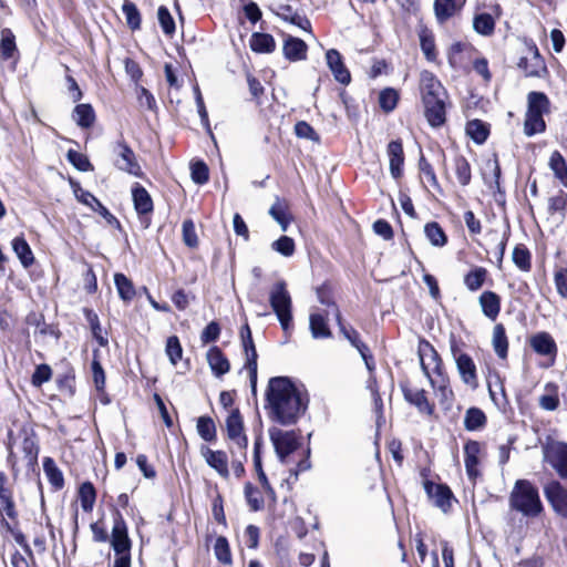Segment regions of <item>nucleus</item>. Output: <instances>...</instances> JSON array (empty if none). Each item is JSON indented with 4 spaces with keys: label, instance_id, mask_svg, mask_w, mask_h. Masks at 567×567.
Returning a JSON list of instances; mask_svg holds the SVG:
<instances>
[{
    "label": "nucleus",
    "instance_id": "nucleus-1",
    "mask_svg": "<svg viewBox=\"0 0 567 567\" xmlns=\"http://www.w3.org/2000/svg\"><path fill=\"white\" fill-rule=\"evenodd\" d=\"M309 394L289 377H272L265 391L264 408L270 421L282 426L295 425L309 405Z\"/></svg>",
    "mask_w": 567,
    "mask_h": 567
},
{
    "label": "nucleus",
    "instance_id": "nucleus-2",
    "mask_svg": "<svg viewBox=\"0 0 567 567\" xmlns=\"http://www.w3.org/2000/svg\"><path fill=\"white\" fill-rule=\"evenodd\" d=\"M236 395V390L221 391L219 403L225 410H229L225 419L223 433L228 445L234 475L240 480L246 475L245 463L247 462L248 436L245 432L244 416L239 408H234Z\"/></svg>",
    "mask_w": 567,
    "mask_h": 567
},
{
    "label": "nucleus",
    "instance_id": "nucleus-3",
    "mask_svg": "<svg viewBox=\"0 0 567 567\" xmlns=\"http://www.w3.org/2000/svg\"><path fill=\"white\" fill-rule=\"evenodd\" d=\"M13 425L18 426V433L12 429L7 432L4 440V446L7 449L6 463L10 471L13 481H17L20 476L19 457L14 450L18 444V440L21 439V451L25 461V468L28 473L39 474V454L40 444L39 437L34 430V426L29 422L19 423L13 422Z\"/></svg>",
    "mask_w": 567,
    "mask_h": 567
},
{
    "label": "nucleus",
    "instance_id": "nucleus-4",
    "mask_svg": "<svg viewBox=\"0 0 567 567\" xmlns=\"http://www.w3.org/2000/svg\"><path fill=\"white\" fill-rule=\"evenodd\" d=\"M420 94L424 117L434 128L442 127L447 122V107L451 105L450 95L442 82L431 71H423L420 76Z\"/></svg>",
    "mask_w": 567,
    "mask_h": 567
},
{
    "label": "nucleus",
    "instance_id": "nucleus-5",
    "mask_svg": "<svg viewBox=\"0 0 567 567\" xmlns=\"http://www.w3.org/2000/svg\"><path fill=\"white\" fill-rule=\"evenodd\" d=\"M420 365L424 375L429 379L431 388L436 392L441 403L451 402L454 399L450 385V377L444 362L434 346L421 338L417 344Z\"/></svg>",
    "mask_w": 567,
    "mask_h": 567
},
{
    "label": "nucleus",
    "instance_id": "nucleus-6",
    "mask_svg": "<svg viewBox=\"0 0 567 567\" xmlns=\"http://www.w3.org/2000/svg\"><path fill=\"white\" fill-rule=\"evenodd\" d=\"M508 501L512 511L520 513L526 517H538L544 512L538 488L529 480H517Z\"/></svg>",
    "mask_w": 567,
    "mask_h": 567
},
{
    "label": "nucleus",
    "instance_id": "nucleus-7",
    "mask_svg": "<svg viewBox=\"0 0 567 567\" xmlns=\"http://www.w3.org/2000/svg\"><path fill=\"white\" fill-rule=\"evenodd\" d=\"M269 303L276 313L285 334H290L293 328L292 300L285 280L275 282L269 293Z\"/></svg>",
    "mask_w": 567,
    "mask_h": 567
},
{
    "label": "nucleus",
    "instance_id": "nucleus-8",
    "mask_svg": "<svg viewBox=\"0 0 567 567\" xmlns=\"http://www.w3.org/2000/svg\"><path fill=\"white\" fill-rule=\"evenodd\" d=\"M113 526L110 535V544L114 550V561L122 560L132 563V539L128 535V527L123 514L114 513Z\"/></svg>",
    "mask_w": 567,
    "mask_h": 567
},
{
    "label": "nucleus",
    "instance_id": "nucleus-9",
    "mask_svg": "<svg viewBox=\"0 0 567 567\" xmlns=\"http://www.w3.org/2000/svg\"><path fill=\"white\" fill-rule=\"evenodd\" d=\"M69 184L78 202L90 207L93 212L102 216L110 226L120 231H123V226L118 218L114 216L96 196H94L91 192L83 189L81 184L72 177H69Z\"/></svg>",
    "mask_w": 567,
    "mask_h": 567
},
{
    "label": "nucleus",
    "instance_id": "nucleus-10",
    "mask_svg": "<svg viewBox=\"0 0 567 567\" xmlns=\"http://www.w3.org/2000/svg\"><path fill=\"white\" fill-rule=\"evenodd\" d=\"M239 336L243 351L246 358L243 369L248 371L251 391L256 393L258 378V353L255 341L252 339L251 329L247 322L241 326Z\"/></svg>",
    "mask_w": 567,
    "mask_h": 567
},
{
    "label": "nucleus",
    "instance_id": "nucleus-11",
    "mask_svg": "<svg viewBox=\"0 0 567 567\" xmlns=\"http://www.w3.org/2000/svg\"><path fill=\"white\" fill-rule=\"evenodd\" d=\"M429 468H423L421 471V475L424 478V491L436 507L442 509L444 513H447L452 508L453 501H456V498L447 484L434 483L429 480Z\"/></svg>",
    "mask_w": 567,
    "mask_h": 567
},
{
    "label": "nucleus",
    "instance_id": "nucleus-12",
    "mask_svg": "<svg viewBox=\"0 0 567 567\" xmlns=\"http://www.w3.org/2000/svg\"><path fill=\"white\" fill-rule=\"evenodd\" d=\"M131 193L140 225L143 229H148L154 214L153 198L148 190L140 183L133 184Z\"/></svg>",
    "mask_w": 567,
    "mask_h": 567
},
{
    "label": "nucleus",
    "instance_id": "nucleus-13",
    "mask_svg": "<svg viewBox=\"0 0 567 567\" xmlns=\"http://www.w3.org/2000/svg\"><path fill=\"white\" fill-rule=\"evenodd\" d=\"M400 390L406 403L414 406L421 414L433 416L435 414V403L429 399L424 389H417L409 380L400 381Z\"/></svg>",
    "mask_w": 567,
    "mask_h": 567
},
{
    "label": "nucleus",
    "instance_id": "nucleus-14",
    "mask_svg": "<svg viewBox=\"0 0 567 567\" xmlns=\"http://www.w3.org/2000/svg\"><path fill=\"white\" fill-rule=\"evenodd\" d=\"M269 437L281 462L300 446V437L296 431H284L274 426L269 429Z\"/></svg>",
    "mask_w": 567,
    "mask_h": 567
},
{
    "label": "nucleus",
    "instance_id": "nucleus-15",
    "mask_svg": "<svg viewBox=\"0 0 567 567\" xmlns=\"http://www.w3.org/2000/svg\"><path fill=\"white\" fill-rule=\"evenodd\" d=\"M484 446L485 443L471 439L463 445L466 475L474 484L482 476L480 466L482 464V457L484 456Z\"/></svg>",
    "mask_w": 567,
    "mask_h": 567
},
{
    "label": "nucleus",
    "instance_id": "nucleus-16",
    "mask_svg": "<svg viewBox=\"0 0 567 567\" xmlns=\"http://www.w3.org/2000/svg\"><path fill=\"white\" fill-rule=\"evenodd\" d=\"M114 152L116 153L117 157L123 161V164H121L118 161L115 162V165L121 171L136 177H142L144 175L134 151L128 145L123 134H121V137L115 142Z\"/></svg>",
    "mask_w": 567,
    "mask_h": 567
},
{
    "label": "nucleus",
    "instance_id": "nucleus-17",
    "mask_svg": "<svg viewBox=\"0 0 567 567\" xmlns=\"http://www.w3.org/2000/svg\"><path fill=\"white\" fill-rule=\"evenodd\" d=\"M527 50L530 56H520L517 62V68L522 70L527 78H542L547 73L544 58L534 41L527 44Z\"/></svg>",
    "mask_w": 567,
    "mask_h": 567
},
{
    "label": "nucleus",
    "instance_id": "nucleus-18",
    "mask_svg": "<svg viewBox=\"0 0 567 567\" xmlns=\"http://www.w3.org/2000/svg\"><path fill=\"white\" fill-rule=\"evenodd\" d=\"M389 169L393 179L400 182L404 175L405 153L401 137L392 140L386 145Z\"/></svg>",
    "mask_w": 567,
    "mask_h": 567
},
{
    "label": "nucleus",
    "instance_id": "nucleus-19",
    "mask_svg": "<svg viewBox=\"0 0 567 567\" xmlns=\"http://www.w3.org/2000/svg\"><path fill=\"white\" fill-rule=\"evenodd\" d=\"M200 455L209 467H212L223 480H229V455L224 450H212L207 445L200 446Z\"/></svg>",
    "mask_w": 567,
    "mask_h": 567
},
{
    "label": "nucleus",
    "instance_id": "nucleus-20",
    "mask_svg": "<svg viewBox=\"0 0 567 567\" xmlns=\"http://www.w3.org/2000/svg\"><path fill=\"white\" fill-rule=\"evenodd\" d=\"M544 494L554 512L567 519V488L560 482L551 481L545 486Z\"/></svg>",
    "mask_w": 567,
    "mask_h": 567
},
{
    "label": "nucleus",
    "instance_id": "nucleus-21",
    "mask_svg": "<svg viewBox=\"0 0 567 567\" xmlns=\"http://www.w3.org/2000/svg\"><path fill=\"white\" fill-rule=\"evenodd\" d=\"M529 347L533 351L543 357L550 358V365L554 364L558 348L553 336L547 331H540L533 334L528 340Z\"/></svg>",
    "mask_w": 567,
    "mask_h": 567
},
{
    "label": "nucleus",
    "instance_id": "nucleus-22",
    "mask_svg": "<svg viewBox=\"0 0 567 567\" xmlns=\"http://www.w3.org/2000/svg\"><path fill=\"white\" fill-rule=\"evenodd\" d=\"M24 322L27 326L34 327L37 329L34 333H38L41 337L50 336L55 340H60L62 337L59 323H47L44 313L41 311L32 310L28 312L24 318Z\"/></svg>",
    "mask_w": 567,
    "mask_h": 567
},
{
    "label": "nucleus",
    "instance_id": "nucleus-23",
    "mask_svg": "<svg viewBox=\"0 0 567 567\" xmlns=\"http://www.w3.org/2000/svg\"><path fill=\"white\" fill-rule=\"evenodd\" d=\"M546 460L558 476L567 480V443L557 442L546 450Z\"/></svg>",
    "mask_w": 567,
    "mask_h": 567
},
{
    "label": "nucleus",
    "instance_id": "nucleus-24",
    "mask_svg": "<svg viewBox=\"0 0 567 567\" xmlns=\"http://www.w3.org/2000/svg\"><path fill=\"white\" fill-rule=\"evenodd\" d=\"M11 523L19 524V512L13 491L0 495V526L4 529H11Z\"/></svg>",
    "mask_w": 567,
    "mask_h": 567
},
{
    "label": "nucleus",
    "instance_id": "nucleus-25",
    "mask_svg": "<svg viewBox=\"0 0 567 567\" xmlns=\"http://www.w3.org/2000/svg\"><path fill=\"white\" fill-rule=\"evenodd\" d=\"M326 60L336 81L348 85L351 82V73L346 66L341 53L336 49H330L326 52Z\"/></svg>",
    "mask_w": 567,
    "mask_h": 567
},
{
    "label": "nucleus",
    "instance_id": "nucleus-26",
    "mask_svg": "<svg viewBox=\"0 0 567 567\" xmlns=\"http://www.w3.org/2000/svg\"><path fill=\"white\" fill-rule=\"evenodd\" d=\"M455 364L461 380L472 389H476L478 386V373L473 358L467 353L458 355Z\"/></svg>",
    "mask_w": 567,
    "mask_h": 567
},
{
    "label": "nucleus",
    "instance_id": "nucleus-27",
    "mask_svg": "<svg viewBox=\"0 0 567 567\" xmlns=\"http://www.w3.org/2000/svg\"><path fill=\"white\" fill-rule=\"evenodd\" d=\"M207 363L216 378H221L230 371V362L218 346H212L206 353Z\"/></svg>",
    "mask_w": 567,
    "mask_h": 567
},
{
    "label": "nucleus",
    "instance_id": "nucleus-28",
    "mask_svg": "<svg viewBox=\"0 0 567 567\" xmlns=\"http://www.w3.org/2000/svg\"><path fill=\"white\" fill-rule=\"evenodd\" d=\"M478 303L483 315L495 321L501 313L502 298L493 290H485L478 297Z\"/></svg>",
    "mask_w": 567,
    "mask_h": 567
},
{
    "label": "nucleus",
    "instance_id": "nucleus-29",
    "mask_svg": "<svg viewBox=\"0 0 567 567\" xmlns=\"http://www.w3.org/2000/svg\"><path fill=\"white\" fill-rule=\"evenodd\" d=\"M282 52L291 62L302 61L307 59L308 45L302 39L288 35L284 41Z\"/></svg>",
    "mask_w": 567,
    "mask_h": 567
},
{
    "label": "nucleus",
    "instance_id": "nucleus-30",
    "mask_svg": "<svg viewBox=\"0 0 567 567\" xmlns=\"http://www.w3.org/2000/svg\"><path fill=\"white\" fill-rule=\"evenodd\" d=\"M420 48L424 54V58L430 63L439 64V51L435 44V37L432 30L426 27L419 31Z\"/></svg>",
    "mask_w": 567,
    "mask_h": 567
},
{
    "label": "nucleus",
    "instance_id": "nucleus-31",
    "mask_svg": "<svg viewBox=\"0 0 567 567\" xmlns=\"http://www.w3.org/2000/svg\"><path fill=\"white\" fill-rule=\"evenodd\" d=\"M465 133L475 144L482 145L491 134V125L480 118L470 120L465 125Z\"/></svg>",
    "mask_w": 567,
    "mask_h": 567
},
{
    "label": "nucleus",
    "instance_id": "nucleus-32",
    "mask_svg": "<svg viewBox=\"0 0 567 567\" xmlns=\"http://www.w3.org/2000/svg\"><path fill=\"white\" fill-rule=\"evenodd\" d=\"M249 47L258 54H270L276 50V40L270 33L254 32L249 39Z\"/></svg>",
    "mask_w": 567,
    "mask_h": 567
},
{
    "label": "nucleus",
    "instance_id": "nucleus-33",
    "mask_svg": "<svg viewBox=\"0 0 567 567\" xmlns=\"http://www.w3.org/2000/svg\"><path fill=\"white\" fill-rule=\"evenodd\" d=\"M11 246L24 268L33 266L35 257L23 234L16 236L11 241Z\"/></svg>",
    "mask_w": 567,
    "mask_h": 567
},
{
    "label": "nucleus",
    "instance_id": "nucleus-34",
    "mask_svg": "<svg viewBox=\"0 0 567 567\" xmlns=\"http://www.w3.org/2000/svg\"><path fill=\"white\" fill-rule=\"evenodd\" d=\"M42 465L52 489L55 492L63 489L65 486L64 475L55 464V461L50 456H45L43 457Z\"/></svg>",
    "mask_w": 567,
    "mask_h": 567
},
{
    "label": "nucleus",
    "instance_id": "nucleus-35",
    "mask_svg": "<svg viewBox=\"0 0 567 567\" xmlns=\"http://www.w3.org/2000/svg\"><path fill=\"white\" fill-rule=\"evenodd\" d=\"M453 172L456 183L466 187L472 182V165L463 154H457L453 157Z\"/></svg>",
    "mask_w": 567,
    "mask_h": 567
},
{
    "label": "nucleus",
    "instance_id": "nucleus-36",
    "mask_svg": "<svg viewBox=\"0 0 567 567\" xmlns=\"http://www.w3.org/2000/svg\"><path fill=\"white\" fill-rule=\"evenodd\" d=\"M269 215L280 225L284 231L288 229L289 225L293 220L288 202L285 198H277L269 209Z\"/></svg>",
    "mask_w": 567,
    "mask_h": 567
},
{
    "label": "nucleus",
    "instance_id": "nucleus-37",
    "mask_svg": "<svg viewBox=\"0 0 567 567\" xmlns=\"http://www.w3.org/2000/svg\"><path fill=\"white\" fill-rule=\"evenodd\" d=\"M0 61H8L19 54L16 42V35L9 28H3L0 32Z\"/></svg>",
    "mask_w": 567,
    "mask_h": 567
},
{
    "label": "nucleus",
    "instance_id": "nucleus-38",
    "mask_svg": "<svg viewBox=\"0 0 567 567\" xmlns=\"http://www.w3.org/2000/svg\"><path fill=\"white\" fill-rule=\"evenodd\" d=\"M72 117L76 125L81 128H90L94 125L96 114L93 106L90 103H81L75 105Z\"/></svg>",
    "mask_w": 567,
    "mask_h": 567
},
{
    "label": "nucleus",
    "instance_id": "nucleus-39",
    "mask_svg": "<svg viewBox=\"0 0 567 567\" xmlns=\"http://www.w3.org/2000/svg\"><path fill=\"white\" fill-rule=\"evenodd\" d=\"M244 496L250 512H260L265 508L264 491L255 486L251 482L245 483Z\"/></svg>",
    "mask_w": 567,
    "mask_h": 567
},
{
    "label": "nucleus",
    "instance_id": "nucleus-40",
    "mask_svg": "<svg viewBox=\"0 0 567 567\" xmlns=\"http://www.w3.org/2000/svg\"><path fill=\"white\" fill-rule=\"evenodd\" d=\"M196 430L199 437L207 443L217 442V425L209 415L198 416L196 420Z\"/></svg>",
    "mask_w": 567,
    "mask_h": 567
},
{
    "label": "nucleus",
    "instance_id": "nucleus-41",
    "mask_svg": "<svg viewBox=\"0 0 567 567\" xmlns=\"http://www.w3.org/2000/svg\"><path fill=\"white\" fill-rule=\"evenodd\" d=\"M492 344L495 353L499 359H507L508 355V338L503 323H496L493 328Z\"/></svg>",
    "mask_w": 567,
    "mask_h": 567
},
{
    "label": "nucleus",
    "instance_id": "nucleus-42",
    "mask_svg": "<svg viewBox=\"0 0 567 567\" xmlns=\"http://www.w3.org/2000/svg\"><path fill=\"white\" fill-rule=\"evenodd\" d=\"M488 275L486 268L475 266L464 275L463 282L470 291H477L485 285Z\"/></svg>",
    "mask_w": 567,
    "mask_h": 567
},
{
    "label": "nucleus",
    "instance_id": "nucleus-43",
    "mask_svg": "<svg viewBox=\"0 0 567 567\" xmlns=\"http://www.w3.org/2000/svg\"><path fill=\"white\" fill-rule=\"evenodd\" d=\"M545 393L538 399L539 406L545 411H555L559 406V386L555 382L545 384Z\"/></svg>",
    "mask_w": 567,
    "mask_h": 567
},
{
    "label": "nucleus",
    "instance_id": "nucleus-44",
    "mask_svg": "<svg viewBox=\"0 0 567 567\" xmlns=\"http://www.w3.org/2000/svg\"><path fill=\"white\" fill-rule=\"evenodd\" d=\"M82 312L90 326L93 339L99 343V346L106 347L109 344V340L103 334L99 315L92 308L87 307H84Z\"/></svg>",
    "mask_w": 567,
    "mask_h": 567
},
{
    "label": "nucleus",
    "instance_id": "nucleus-45",
    "mask_svg": "<svg viewBox=\"0 0 567 567\" xmlns=\"http://www.w3.org/2000/svg\"><path fill=\"white\" fill-rule=\"evenodd\" d=\"M96 488L92 482L85 481L80 484L78 488V498L81 504V508L85 513H91L96 502Z\"/></svg>",
    "mask_w": 567,
    "mask_h": 567
},
{
    "label": "nucleus",
    "instance_id": "nucleus-46",
    "mask_svg": "<svg viewBox=\"0 0 567 567\" xmlns=\"http://www.w3.org/2000/svg\"><path fill=\"white\" fill-rule=\"evenodd\" d=\"M487 424V416L485 412L477 408L471 406L466 410L464 415V427L470 432L482 430Z\"/></svg>",
    "mask_w": 567,
    "mask_h": 567
},
{
    "label": "nucleus",
    "instance_id": "nucleus-47",
    "mask_svg": "<svg viewBox=\"0 0 567 567\" xmlns=\"http://www.w3.org/2000/svg\"><path fill=\"white\" fill-rule=\"evenodd\" d=\"M55 383L61 393L72 398L76 392L74 368L69 364L64 372L56 375Z\"/></svg>",
    "mask_w": 567,
    "mask_h": 567
},
{
    "label": "nucleus",
    "instance_id": "nucleus-48",
    "mask_svg": "<svg viewBox=\"0 0 567 567\" xmlns=\"http://www.w3.org/2000/svg\"><path fill=\"white\" fill-rule=\"evenodd\" d=\"M400 99L399 90L388 86L379 92L378 103L384 114H390L396 109Z\"/></svg>",
    "mask_w": 567,
    "mask_h": 567
},
{
    "label": "nucleus",
    "instance_id": "nucleus-49",
    "mask_svg": "<svg viewBox=\"0 0 567 567\" xmlns=\"http://www.w3.org/2000/svg\"><path fill=\"white\" fill-rule=\"evenodd\" d=\"M311 334L315 339H328L332 337V332L328 324V318L322 313H311L309 318Z\"/></svg>",
    "mask_w": 567,
    "mask_h": 567
},
{
    "label": "nucleus",
    "instance_id": "nucleus-50",
    "mask_svg": "<svg viewBox=\"0 0 567 567\" xmlns=\"http://www.w3.org/2000/svg\"><path fill=\"white\" fill-rule=\"evenodd\" d=\"M530 113L548 114L550 101L544 92L532 91L527 95V111Z\"/></svg>",
    "mask_w": 567,
    "mask_h": 567
},
{
    "label": "nucleus",
    "instance_id": "nucleus-51",
    "mask_svg": "<svg viewBox=\"0 0 567 567\" xmlns=\"http://www.w3.org/2000/svg\"><path fill=\"white\" fill-rule=\"evenodd\" d=\"M114 284L118 292V297L124 302H131L136 296V289L133 281L122 272L114 275Z\"/></svg>",
    "mask_w": 567,
    "mask_h": 567
},
{
    "label": "nucleus",
    "instance_id": "nucleus-52",
    "mask_svg": "<svg viewBox=\"0 0 567 567\" xmlns=\"http://www.w3.org/2000/svg\"><path fill=\"white\" fill-rule=\"evenodd\" d=\"M548 166L554 173L555 178L567 187V162L559 151L555 150L551 152Z\"/></svg>",
    "mask_w": 567,
    "mask_h": 567
},
{
    "label": "nucleus",
    "instance_id": "nucleus-53",
    "mask_svg": "<svg viewBox=\"0 0 567 567\" xmlns=\"http://www.w3.org/2000/svg\"><path fill=\"white\" fill-rule=\"evenodd\" d=\"M417 168L420 172V177L425 178L426 183L435 190L441 192L442 187L437 179L435 169L430 161L425 157L423 153H421L417 161Z\"/></svg>",
    "mask_w": 567,
    "mask_h": 567
},
{
    "label": "nucleus",
    "instance_id": "nucleus-54",
    "mask_svg": "<svg viewBox=\"0 0 567 567\" xmlns=\"http://www.w3.org/2000/svg\"><path fill=\"white\" fill-rule=\"evenodd\" d=\"M214 554L219 564L224 566L233 565V553L227 537L221 535L216 537L214 544Z\"/></svg>",
    "mask_w": 567,
    "mask_h": 567
},
{
    "label": "nucleus",
    "instance_id": "nucleus-55",
    "mask_svg": "<svg viewBox=\"0 0 567 567\" xmlns=\"http://www.w3.org/2000/svg\"><path fill=\"white\" fill-rule=\"evenodd\" d=\"M515 266L523 272L532 270V252L525 244H517L512 254Z\"/></svg>",
    "mask_w": 567,
    "mask_h": 567
},
{
    "label": "nucleus",
    "instance_id": "nucleus-56",
    "mask_svg": "<svg viewBox=\"0 0 567 567\" xmlns=\"http://www.w3.org/2000/svg\"><path fill=\"white\" fill-rule=\"evenodd\" d=\"M122 12L131 31H137L142 27V14L137 6L131 0H124Z\"/></svg>",
    "mask_w": 567,
    "mask_h": 567
},
{
    "label": "nucleus",
    "instance_id": "nucleus-57",
    "mask_svg": "<svg viewBox=\"0 0 567 567\" xmlns=\"http://www.w3.org/2000/svg\"><path fill=\"white\" fill-rule=\"evenodd\" d=\"M542 113L526 112L524 121V133L527 136L544 133L546 131V122Z\"/></svg>",
    "mask_w": 567,
    "mask_h": 567
},
{
    "label": "nucleus",
    "instance_id": "nucleus-58",
    "mask_svg": "<svg viewBox=\"0 0 567 567\" xmlns=\"http://www.w3.org/2000/svg\"><path fill=\"white\" fill-rule=\"evenodd\" d=\"M424 233L429 241L435 247H443L447 244L449 238L445 230L435 220L425 224Z\"/></svg>",
    "mask_w": 567,
    "mask_h": 567
},
{
    "label": "nucleus",
    "instance_id": "nucleus-59",
    "mask_svg": "<svg viewBox=\"0 0 567 567\" xmlns=\"http://www.w3.org/2000/svg\"><path fill=\"white\" fill-rule=\"evenodd\" d=\"M495 19L487 12L477 13L473 19L474 30L484 37H491L495 31Z\"/></svg>",
    "mask_w": 567,
    "mask_h": 567
},
{
    "label": "nucleus",
    "instance_id": "nucleus-60",
    "mask_svg": "<svg viewBox=\"0 0 567 567\" xmlns=\"http://www.w3.org/2000/svg\"><path fill=\"white\" fill-rule=\"evenodd\" d=\"M460 7L455 0H434V12L437 21L445 22L452 18Z\"/></svg>",
    "mask_w": 567,
    "mask_h": 567
},
{
    "label": "nucleus",
    "instance_id": "nucleus-61",
    "mask_svg": "<svg viewBox=\"0 0 567 567\" xmlns=\"http://www.w3.org/2000/svg\"><path fill=\"white\" fill-rule=\"evenodd\" d=\"M336 321L339 326L340 332L344 336L346 339L358 350L361 348V344H365L361 339L359 332L351 326H346L342 319V315L339 309H337Z\"/></svg>",
    "mask_w": 567,
    "mask_h": 567
},
{
    "label": "nucleus",
    "instance_id": "nucleus-62",
    "mask_svg": "<svg viewBox=\"0 0 567 567\" xmlns=\"http://www.w3.org/2000/svg\"><path fill=\"white\" fill-rule=\"evenodd\" d=\"M182 239L185 246L190 249H196L199 246V239L192 218L184 219L182 224Z\"/></svg>",
    "mask_w": 567,
    "mask_h": 567
},
{
    "label": "nucleus",
    "instance_id": "nucleus-63",
    "mask_svg": "<svg viewBox=\"0 0 567 567\" xmlns=\"http://www.w3.org/2000/svg\"><path fill=\"white\" fill-rule=\"evenodd\" d=\"M66 159L73 167H75L80 172L94 171V166L89 159V157L85 154L80 153L75 150L70 148L66 152Z\"/></svg>",
    "mask_w": 567,
    "mask_h": 567
},
{
    "label": "nucleus",
    "instance_id": "nucleus-64",
    "mask_svg": "<svg viewBox=\"0 0 567 567\" xmlns=\"http://www.w3.org/2000/svg\"><path fill=\"white\" fill-rule=\"evenodd\" d=\"M165 352L173 365H176L182 360L183 347L177 336L173 334L166 339Z\"/></svg>",
    "mask_w": 567,
    "mask_h": 567
}]
</instances>
